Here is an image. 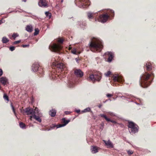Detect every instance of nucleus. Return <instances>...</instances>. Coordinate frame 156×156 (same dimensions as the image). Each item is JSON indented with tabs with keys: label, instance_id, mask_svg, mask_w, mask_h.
Segmentation results:
<instances>
[{
	"label": "nucleus",
	"instance_id": "6",
	"mask_svg": "<svg viewBox=\"0 0 156 156\" xmlns=\"http://www.w3.org/2000/svg\"><path fill=\"white\" fill-rule=\"evenodd\" d=\"M128 126L129 132L131 133H135L138 131V126L134 122L129 121L128 122Z\"/></svg>",
	"mask_w": 156,
	"mask_h": 156
},
{
	"label": "nucleus",
	"instance_id": "24",
	"mask_svg": "<svg viewBox=\"0 0 156 156\" xmlns=\"http://www.w3.org/2000/svg\"><path fill=\"white\" fill-rule=\"evenodd\" d=\"M26 30L28 32H31L33 30V28L31 26L27 25L26 27Z\"/></svg>",
	"mask_w": 156,
	"mask_h": 156
},
{
	"label": "nucleus",
	"instance_id": "47",
	"mask_svg": "<svg viewBox=\"0 0 156 156\" xmlns=\"http://www.w3.org/2000/svg\"><path fill=\"white\" fill-rule=\"evenodd\" d=\"M111 12L112 13H113V15H114V11L113 10H111Z\"/></svg>",
	"mask_w": 156,
	"mask_h": 156
},
{
	"label": "nucleus",
	"instance_id": "42",
	"mask_svg": "<svg viewBox=\"0 0 156 156\" xmlns=\"http://www.w3.org/2000/svg\"><path fill=\"white\" fill-rule=\"evenodd\" d=\"M3 74V71L2 69H0V76L2 75Z\"/></svg>",
	"mask_w": 156,
	"mask_h": 156
},
{
	"label": "nucleus",
	"instance_id": "50",
	"mask_svg": "<svg viewBox=\"0 0 156 156\" xmlns=\"http://www.w3.org/2000/svg\"><path fill=\"white\" fill-rule=\"evenodd\" d=\"M2 23V21L1 20H0V24H1Z\"/></svg>",
	"mask_w": 156,
	"mask_h": 156
},
{
	"label": "nucleus",
	"instance_id": "22",
	"mask_svg": "<svg viewBox=\"0 0 156 156\" xmlns=\"http://www.w3.org/2000/svg\"><path fill=\"white\" fill-rule=\"evenodd\" d=\"M100 149V148L96 146H93L91 149V152L93 153H95L98 152Z\"/></svg>",
	"mask_w": 156,
	"mask_h": 156
},
{
	"label": "nucleus",
	"instance_id": "49",
	"mask_svg": "<svg viewBox=\"0 0 156 156\" xmlns=\"http://www.w3.org/2000/svg\"><path fill=\"white\" fill-rule=\"evenodd\" d=\"M72 49V48L71 47H69V50H71Z\"/></svg>",
	"mask_w": 156,
	"mask_h": 156
},
{
	"label": "nucleus",
	"instance_id": "18",
	"mask_svg": "<svg viewBox=\"0 0 156 156\" xmlns=\"http://www.w3.org/2000/svg\"><path fill=\"white\" fill-rule=\"evenodd\" d=\"M0 82L4 85H5L8 83V80L5 77H2L0 78Z\"/></svg>",
	"mask_w": 156,
	"mask_h": 156
},
{
	"label": "nucleus",
	"instance_id": "13",
	"mask_svg": "<svg viewBox=\"0 0 156 156\" xmlns=\"http://www.w3.org/2000/svg\"><path fill=\"white\" fill-rule=\"evenodd\" d=\"M70 120H66L65 118H63L62 120V122L63 123V124H59L56 126L57 128H60L64 126L67 124L69 122Z\"/></svg>",
	"mask_w": 156,
	"mask_h": 156
},
{
	"label": "nucleus",
	"instance_id": "35",
	"mask_svg": "<svg viewBox=\"0 0 156 156\" xmlns=\"http://www.w3.org/2000/svg\"><path fill=\"white\" fill-rule=\"evenodd\" d=\"M69 87H73V85H74V83L72 82H70L69 83Z\"/></svg>",
	"mask_w": 156,
	"mask_h": 156
},
{
	"label": "nucleus",
	"instance_id": "32",
	"mask_svg": "<svg viewBox=\"0 0 156 156\" xmlns=\"http://www.w3.org/2000/svg\"><path fill=\"white\" fill-rule=\"evenodd\" d=\"M71 52L73 54L76 55L77 54V52H76V49L75 48H73L71 50Z\"/></svg>",
	"mask_w": 156,
	"mask_h": 156
},
{
	"label": "nucleus",
	"instance_id": "45",
	"mask_svg": "<svg viewBox=\"0 0 156 156\" xmlns=\"http://www.w3.org/2000/svg\"><path fill=\"white\" fill-rule=\"evenodd\" d=\"M55 77H56V76H54V75L53 74V75H52V79H54L55 78Z\"/></svg>",
	"mask_w": 156,
	"mask_h": 156
},
{
	"label": "nucleus",
	"instance_id": "17",
	"mask_svg": "<svg viewBox=\"0 0 156 156\" xmlns=\"http://www.w3.org/2000/svg\"><path fill=\"white\" fill-rule=\"evenodd\" d=\"M100 115L101 117L104 118L108 122H111L114 123V124H118V123L115 121L111 120L110 119L107 118V117L104 114H101Z\"/></svg>",
	"mask_w": 156,
	"mask_h": 156
},
{
	"label": "nucleus",
	"instance_id": "29",
	"mask_svg": "<svg viewBox=\"0 0 156 156\" xmlns=\"http://www.w3.org/2000/svg\"><path fill=\"white\" fill-rule=\"evenodd\" d=\"M3 98L5 100L8 101H9V97L6 94H4L3 96Z\"/></svg>",
	"mask_w": 156,
	"mask_h": 156
},
{
	"label": "nucleus",
	"instance_id": "20",
	"mask_svg": "<svg viewBox=\"0 0 156 156\" xmlns=\"http://www.w3.org/2000/svg\"><path fill=\"white\" fill-rule=\"evenodd\" d=\"M39 65L37 63H34L32 65V69L33 71L34 72H36L37 71L39 68Z\"/></svg>",
	"mask_w": 156,
	"mask_h": 156
},
{
	"label": "nucleus",
	"instance_id": "28",
	"mask_svg": "<svg viewBox=\"0 0 156 156\" xmlns=\"http://www.w3.org/2000/svg\"><path fill=\"white\" fill-rule=\"evenodd\" d=\"M45 14L46 16L47 17H48L49 19L51 18V14L50 13L48 12H46L45 13Z\"/></svg>",
	"mask_w": 156,
	"mask_h": 156
},
{
	"label": "nucleus",
	"instance_id": "30",
	"mask_svg": "<svg viewBox=\"0 0 156 156\" xmlns=\"http://www.w3.org/2000/svg\"><path fill=\"white\" fill-rule=\"evenodd\" d=\"M105 75L106 76H109L111 75V72L110 71H108L107 72L105 73Z\"/></svg>",
	"mask_w": 156,
	"mask_h": 156
},
{
	"label": "nucleus",
	"instance_id": "19",
	"mask_svg": "<svg viewBox=\"0 0 156 156\" xmlns=\"http://www.w3.org/2000/svg\"><path fill=\"white\" fill-rule=\"evenodd\" d=\"M146 70L147 71H150L152 69V66L151 63L150 62H147L145 65Z\"/></svg>",
	"mask_w": 156,
	"mask_h": 156
},
{
	"label": "nucleus",
	"instance_id": "48",
	"mask_svg": "<svg viewBox=\"0 0 156 156\" xmlns=\"http://www.w3.org/2000/svg\"><path fill=\"white\" fill-rule=\"evenodd\" d=\"M76 112H77V113H78L80 112V110H77L76 111Z\"/></svg>",
	"mask_w": 156,
	"mask_h": 156
},
{
	"label": "nucleus",
	"instance_id": "53",
	"mask_svg": "<svg viewBox=\"0 0 156 156\" xmlns=\"http://www.w3.org/2000/svg\"><path fill=\"white\" fill-rule=\"evenodd\" d=\"M53 127H55V126H53Z\"/></svg>",
	"mask_w": 156,
	"mask_h": 156
},
{
	"label": "nucleus",
	"instance_id": "40",
	"mask_svg": "<svg viewBox=\"0 0 156 156\" xmlns=\"http://www.w3.org/2000/svg\"><path fill=\"white\" fill-rule=\"evenodd\" d=\"M21 42L20 41H15L14 42V44H17Z\"/></svg>",
	"mask_w": 156,
	"mask_h": 156
},
{
	"label": "nucleus",
	"instance_id": "31",
	"mask_svg": "<svg viewBox=\"0 0 156 156\" xmlns=\"http://www.w3.org/2000/svg\"><path fill=\"white\" fill-rule=\"evenodd\" d=\"M90 108H86L84 109L83 111V112H90Z\"/></svg>",
	"mask_w": 156,
	"mask_h": 156
},
{
	"label": "nucleus",
	"instance_id": "10",
	"mask_svg": "<svg viewBox=\"0 0 156 156\" xmlns=\"http://www.w3.org/2000/svg\"><path fill=\"white\" fill-rule=\"evenodd\" d=\"M104 56L105 59L109 62L112 61L114 56L113 53L111 52H106L104 54Z\"/></svg>",
	"mask_w": 156,
	"mask_h": 156
},
{
	"label": "nucleus",
	"instance_id": "3",
	"mask_svg": "<svg viewBox=\"0 0 156 156\" xmlns=\"http://www.w3.org/2000/svg\"><path fill=\"white\" fill-rule=\"evenodd\" d=\"M102 48V42L98 39L94 38L90 42L89 48L90 50L93 52H100Z\"/></svg>",
	"mask_w": 156,
	"mask_h": 156
},
{
	"label": "nucleus",
	"instance_id": "16",
	"mask_svg": "<svg viewBox=\"0 0 156 156\" xmlns=\"http://www.w3.org/2000/svg\"><path fill=\"white\" fill-rule=\"evenodd\" d=\"M103 141L105 143V145L107 146V148H110L113 147V144L110 140L108 141L103 140Z\"/></svg>",
	"mask_w": 156,
	"mask_h": 156
},
{
	"label": "nucleus",
	"instance_id": "5",
	"mask_svg": "<svg viewBox=\"0 0 156 156\" xmlns=\"http://www.w3.org/2000/svg\"><path fill=\"white\" fill-rule=\"evenodd\" d=\"M53 65L56 68V71H58L61 74L67 73V67L63 63L55 61L53 63Z\"/></svg>",
	"mask_w": 156,
	"mask_h": 156
},
{
	"label": "nucleus",
	"instance_id": "14",
	"mask_svg": "<svg viewBox=\"0 0 156 156\" xmlns=\"http://www.w3.org/2000/svg\"><path fill=\"white\" fill-rule=\"evenodd\" d=\"M98 14V13H94L90 12H88L87 13L88 18L89 19H93L94 17H95V19L97 18Z\"/></svg>",
	"mask_w": 156,
	"mask_h": 156
},
{
	"label": "nucleus",
	"instance_id": "21",
	"mask_svg": "<svg viewBox=\"0 0 156 156\" xmlns=\"http://www.w3.org/2000/svg\"><path fill=\"white\" fill-rule=\"evenodd\" d=\"M37 71L38 73V75L40 76H41L44 74V70L41 67H40Z\"/></svg>",
	"mask_w": 156,
	"mask_h": 156
},
{
	"label": "nucleus",
	"instance_id": "41",
	"mask_svg": "<svg viewBox=\"0 0 156 156\" xmlns=\"http://www.w3.org/2000/svg\"><path fill=\"white\" fill-rule=\"evenodd\" d=\"M106 96L108 97H110L113 96V95L109 94H106Z\"/></svg>",
	"mask_w": 156,
	"mask_h": 156
},
{
	"label": "nucleus",
	"instance_id": "9",
	"mask_svg": "<svg viewBox=\"0 0 156 156\" xmlns=\"http://www.w3.org/2000/svg\"><path fill=\"white\" fill-rule=\"evenodd\" d=\"M62 48V46L60 44H53L51 46V49L55 52H58L61 50Z\"/></svg>",
	"mask_w": 156,
	"mask_h": 156
},
{
	"label": "nucleus",
	"instance_id": "34",
	"mask_svg": "<svg viewBox=\"0 0 156 156\" xmlns=\"http://www.w3.org/2000/svg\"><path fill=\"white\" fill-rule=\"evenodd\" d=\"M18 36V35L17 33H14L12 35V37L14 39Z\"/></svg>",
	"mask_w": 156,
	"mask_h": 156
},
{
	"label": "nucleus",
	"instance_id": "15",
	"mask_svg": "<svg viewBox=\"0 0 156 156\" xmlns=\"http://www.w3.org/2000/svg\"><path fill=\"white\" fill-rule=\"evenodd\" d=\"M75 74L77 77H81L83 75V72L80 69H76L74 71Z\"/></svg>",
	"mask_w": 156,
	"mask_h": 156
},
{
	"label": "nucleus",
	"instance_id": "44",
	"mask_svg": "<svg viewBox=\"0 0 156 156\" xmlns=\"http://www.w3.org/2000/svg\"><path fill=\"white\" fill-rule=\"evenodd\" d=\"M65 112L66 114V115L69 114L70 113L69 112H67V111L66 112Z\"/></svg>",
	"mask_w": 156,
	"mask_h": 156
},
{
	"label": "nucleus",
	"instance_id": "2",
	"mask_svg": "<svg viewBox=\"0 0 156 156\" xmlns=\"http://www.w3.org/2000/svg\"><path fill=\"white\" fill-rule=\"evenodd\" d=\"M25 112L27 115H32L30 116L31 120V118H33L39 122H41V118L42 116V114L39 112L38 108L36 107L34 109L30 107L27 108L25 109Z\"/></svg>",
	"mask_w": 156,
	"mask_h": 156
},
{
	"label": "nucleus",
	"instance_id": "26",
	"mask_svg": "<svg viewBox=\"0 0 156 156\" xmlns=\"http://www.w3.org/2000/svg\"><path fill=\"white\" fill-rule=\"evenodd\" d=\"M10 106L12 108L13 112L14 115L16 117H17V115L15 112V109L13 105V104L12 103H11Z\"/></svg>",
	"mask_w": 156,
	"mask_h": 156
},
{
	"label": "nucleus",
	"instance_id": "33",
	"mask_svg": "<svg viewBox=\"0 0 156 156\" xmlns=\"http://www.w3.org/2000/svg\"><path fill=\"white\" fill-rule=\"evenodd\" d=\"M35 31L34 33V35H36L38 34L39 32V30L38 28L35 29Z\"/></svg>",
	"mask_w": 156,
	"mask_h": 156
},
{
	"label": "nucleus",
	"instance_id": "27",
	"mask_svg": "<svg viewBox=\"0 0 156 156\" xmlns=\"http://www.w3.org/2000/svg\"><path fill=\"white\" fill-rule=\"evenodd\" d=\"M2 42L4 43H6L9 41V40L5 37H3L2 39Z\"/></svg>",
	"mask_w": 156,
	"mask_h": 156
},
{
	"label": "nucleus",
	"instance_id": "25",
	"mask_svg": "<svg viewBox=\"0 0 156 156\" xmlns=\"http://www.w3.org/2000/svg\"><path fill=\"white\" fill-rule=\"evenodd\" d=\"M19 126L21 128L23 129H26V125L23 122H20L19 123Z\"/></svg>",
	"mask_w": 156,
	"mask_h": 156
},
{
	"label": "nucleus",
	"instance_id": "8",
	"mask_svg": "<svg viewBox=\"0 0 156 156\" xmlns=\"http://www.w3.org/2000/svg\"><path fill=\"white\" fill-rule=\"evenodd\" d=\"M77 5L80 8H85L88 5L87 0H76Z\"/></svg>",
	"mask_w": 156,
	"mask_h": 156
},
{
	"label": "nucleus",
	"instance_id": "1",
	"mask_svg": "<svg viewBox=\"0 0 156 156\" xmlns=\"http://www.w3.org/2000/svg\"><path fill=\"white\" fill-rule=\"evenodd\" d=\"M154 74L151 72L150 74L145 72L140 76L139 80V84L143 88H147L149 87L152 82Z\"/></svg>",
	"mask_w": 156,
	"mask_h": 156
},
{
	"label": "nucleus",
	"instance_id": "38",
	"mask_svg": "<svg viewBox=\"0 0 156 156\" xmlns=\"http://www.w3.org/2000/svg\"><path fill=\"white\" fill-rule=\"evenodd\" d=\"M108 113L109 115H110L111 116H115L114 114L112 112H108Z\"/></svg>",
	"mask_w": 156,
	"mask_h": 156
},
{
	"label": "nucleus",
	"instance_id": "43",
	"mask_svg": "<svg viewBox=\"0 0 156 156\" xmlns=\"http://www.w3.org/2000/svg\"><path fill=\"white\" fill-rule=\"evenodd\" d=\"M29 46V45H22V47L23 48H26L27 47H28Z\"/></svg>",
	"mask_w": 156,
	"mask_h": 156
},
{
	"label": "nucleus",
	"instance_id": "7",
	"mask_svg": "<svg viewBox=\"0 0 156 156\" xmlns=\"http://www.w3.org/2000/svg\"><path fill=\"white\" fill-rule=\"evenodd\" d=\"M109 17V16L107 14H101L99 16V17L95 18V21L105 23L108 20Z\"/></svg>",
	"mask_w": 156,
	"mask_h": 156
},
{
	"label": "nucleus",
	"instance_id": "51",
	"mask_svg": "<svg viewBox=\"0 0 156 156\" xmlns=\"http://www.w3.org/2000/svg\"><path fill=\"white\" fill-rule=\"evenodd\" d=\"M22 1L24 2H26V1L27 0H22Z\"/></svg>",
	"mask_w": 156,
	"mask_h": 156
},
{
	"label": "nucleus",
	"instance_id": "4",
	"mask_svg": "<svg viewBox=\"0 0 156 156\" xmlns=\"http://www.w3.org/2000/svg\"><path fill=\"white\" fill-rule=\"evenodd\" d=\"M87 76L86 78L89 81L94 82L96 81H99L101 80L102 75L98 71H88L87 72Z\"/></svg>",
	"mask_w": 156,
	"mask_h": 156
},
{
	"label": "nucleus",
	"instance_id": "36",
	"mask_svg": "<svg viewBox=\"0 0 156 156\" xmlns=\"http://www.w3.org/2000/svg\"><path fill=\"white\" fill-rule=\"evenodd\" d=\"M127 153L129 155L132 154H133V152L131 150H129L127 151Z\"/></svg>",
	"mask_w": 156,
	"mask_h": 156
},
{
	"label": "nucleus",
	"instance_id": "39",
	"mask_svg": "<svg viewBox=\"0 0 156 156\" xmlns=\"http://www.w3.org/2000/svg\"><path fill=\"white\" fill-rule=\"evenodd\" d=\"M9 49L10 50H11L12 51L15 50V47L14 46L11 47Z\"/></svg>",
	"mask_w": 156,
	"mask_h": 156
},
{
	"label": "nucleus",
	"instance_id": "11",
	"mask_svg": "<svg viewBox=\"0 0 156 156\" xmlns=\"http://www.w3.org/2000/svg\"><path fill=\"white\" fill-rule=\"evenodd\" d=\"M112 78L114 81L115 82H118L121 83L123 82L124 81L123 79L121 76L117 74L113 75L112 76Z\"/></svg>",
	"mask_w": 156,
	"mask_h": 156
},
{
	"label": "nucleus",
	"instance_id": "54",
	"mask_svg": "<svg viewBox=\"0 0 156 156\" xmlns=\"http://www.w3.org/2000/svg\"><path fill=\"white\" fill-rule=\"evenodd\" d=\"M1 86H0V89H1Z\"/></svg>",
	"mask_w": 156,
	"mask_h": 156
},
{
	"label": "nucleus",
	"instance_id": "46",
	"mask_svg": "<svg viewBox=\"0 0 156 156\" xmlns=\"http://www.w3.org/2000/svg\"><path fill=\"white\" fill-rule=\"evenodd\" d=\"M101 106H102V105H99L98 106V107H99V108H101Z\"/></svg>",
	"mask_w": 156,
	"mask_h": 156
},
{
	"label": "nucleus",
	"instance_id": "52",
	"mask_svg": "<svg viewBox=\"0 0 156 156\" xmlns=\"http://www.w3.org/2000/svg\"><path fill=\"white\" fill-rule=\"evenodd\" d=\"M76 61L77 62V59L76 58Z\"/></svg>",
	"mask_w": 156,
	"mask_h": 156
},
{
	"label": "nucleus",
	"instance_id": "37",
	"mask_svg": "<svg viewBox=\"0 0 156 156\" xmlns=\"http://www.w3.org/2000/svg\"><path fill=\"white\" fill-rule=\"evenodd\" d=\"M58 42L62 44L63 42V40L62 38H59L58 40Z\"/></svg>",
	"mask_w": 156,
	"mask_h": 156
},
{
	"label": "nucleus",
	"instance_id": "12",
	"mask_svg": "<svg viewBox=\"0 0 156 156\" xmlns=\"http://www.w3.org/2000/svg\"><path fill=\"white\" fill-rule=\"evenodd\" d=\"M48 3L46 0H40L38 5L40 7L47 8L48 6Z\"/></svg>",
	"mask_w": 156,
	"mask_h": 156
},
{
	"label": "nucleus",
	"instance_id": "23",
	"mask_svg": "<svg viewBox=\"0 0 156 156\" xmlns=\"http://www.w3.org/2000/svg\"><path fill=\"white\" fill-rule=\"evenodd\" d=\"M56 114V111L55 109H53L50 110L49 112V115L52 117L55 116Z\"/></svg>",
	"mask_w": 156,
	"mask_h": 156
}]
</instances>
